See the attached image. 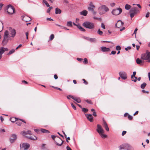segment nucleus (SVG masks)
<instances>
[{
  "mask_svg": "<svg viewBox=\"0 0 150 150\" xmlns=\"http://www.w3.org/2000/svg\"><path fill=\"white\" fill-rule=\"evenodd\" d=\"M141 57V59L144 60H146L147 62L150 63V52L147 51L146 53L142 54Z\"/></svg>",
  "mask_w": 150,
  "mask_h": 150,
  "instance_id": "1",
  "label": "nucleus"
},
{
  "mask_svg": "<svg viewBox=\"0 0 150 150\" xmlns=\"http://www.w3.org/2000/svg\"><path fill=\"white\" fill-rule=\"evenodd\" d=\"M83 26L86 28L89 29H92L95 27V25L93 23L89 21H85L82 24Z\"/></svg>",
  "mask_w": 150,
  "mask_h": 150,
  "instance_id": "2",
  "label": "nucleus"
},
{
  "mask_svg": "<svg viewBox=\"0 0 150 150\" xmlns=\"http://www.w3.org/2000/svg\"><path fill=\"white\" fill-rule=\"evenodd\" d=\"M9 35L8 30H6L4 32V39L2 42V45L3 46L6 45L8 42Z\"/></svg>",
  "mask_w": 150,
  "mask_h": 150,
  "instance_id": "3",
  "label": "nucleus"
},
{
  "mask_svg": "<svg viewBox=\"0 0 150 150\" xmlns=\"http://www.w3.org/2000/svg\"><path fill=\"white\" fill-rule=\"evenodd\" d=\"M120 150L123 149L127 150H134L133 148L128 144H124L120 145L119 147Z\"/></svg>",
  "mask_w": 150,
  "mask_h": 150,
  "instance_id": "4",
  "label": "nucleus"
},
{
  "mask_svg": "<svg viewBox=\"0 0 150 150\" xmlns=\"http://www.w3.org/2000/svg\"><path fill=\"white\" fill-rule=\"evenodd\" d=\"M139 10L137 7L132 8L129 11L130 16L131 18L133 17L139 12Z\"/></svg>",
  "mask_w": 150,
  "mask_h": 150,
  "instance_id": "5",
  "label": "nucleus"
},
{
  "mask_svg": "<svg viewBox=\"0 0 150 150\" xmlns=\"http://www.w3.org/2000/svg\"><path fill=\"white\" fill-rule=\"evenodd\" d=\"M7 6V12L8 14H12L15 12V10L13 6L10 5H8Z\"/></svg>",
  "mask_w": 150,
  "mask_h": 150,
  "instance_id": "6",
  "label": "nucleus"
},
{
  "mask_svg": "<svg viewBox=\"0 0 150 150\" xmlns=\"http://www.w3.org/2000/svg\"><path fill=\"white\" fill-rule=\"evenodd\" d=\"M30 144L27 143H21L20 144V147L21 149L25 150H27L29 148Z\"/></svg>",
  "mask_w": 150,
  "mask_h": 150,
  "instance_id": "7",
  "label": "nucleus"
},
{
  "mask_svg": "<svg viewBox=\"0 0 150 150\" xmlns=\"http://www.w3.org/2000/svg\"><path fill=\"white\" fill-rule=\"evenodd\" d=\"M122 11V9L120 8H117L112 10V14L117 16L120 14Z\"/></svg>",
  "mask_w": 150,
  "mask_h": 150,
  "instance_id": "8",
  "label": "nucleus"
},
{
  "mask_svg": "<svg viewBox=\"0 0 150 150\" xmlns=\"http://www.w3.org/2000/svg\"><path fill=\"white\" fill-rule=\"evenodd\" d=\"M120 76L123 79H126L127 78V74L124 71H120L119 73Z\"/></svg>",
  "mask_w": 150,
  "mask_h": 150,
  "instance_id": "9",
  "label": "nucleus"
},
{
  "mask_svg": "<svg viewBox=\"0 0 150 150\" xmlns=\"http://www.w3.org/2000/svg\"><path fill=\"white\" fill-rule=\"evenodd\" d=\"M8 50L7 48H5L4 47H0V59L2 58V55L5 52L8 51Z\"/></svg>",
  "mask_w": 150,
  "mask_h": 150,
  "instance_id": "10",
  "label": "nucleus"
},
{
  "mask_svg": "<svg viewBox=\"0 0 150 150\" xmlns=\"http://www.w3.org/2000/svg\"><path fill=\"white\" fill-rule=\"evenodd\" d=\"M97 131L99 134L103 133H104V130L102 127L99 124L97 125V129H96Z\"/></svg>",
  "mask_w": 150,
  "mask_h": 150,
  "instance_id": "11",
  "label": "nucleus"
},
{
  "mask_svg": "<svg viewBox=\"0 0 150 150\" xmlns=\"http://www.w3.org/2000/svg\"><path fill=\"white\" fill-rule=\"evenodd\" d=\"M124 24V23L121 20H118L117 23L115 24V27L118 28H120L122 27Z\"/></svg>",
  "mask_w": 150,
  "mask_h": 150,
  "instance_id": "12",
  "label": "nucleus"
},
{
  "mask_svg": "<svg viewBox=\"0 0 150 150\" xmlns=\"http://www.w3.org/2000/svg\"><path fill=\"white\" fill-rule=\"evenodd\" d=\"M95 7V6L93 5L92 2H91L89 5V6L88 7V9L90 11H93Z\"/></svg>",
  "mask_w": 150,
  "mask_h": 150,
  "instance_id": "13",
  "label": "nucleus"
},
{
  "mask_svg": "<svg viewBox=\"0 0 150 150\" xmlns=\"http://www.w3.org/2000/svg\"><path fill=\"white\" fill-rule=\"evenodd\" d=\"M17 138V135L15 134H13L11 136V138H10V141L11 143H13Z\"/></svg>",
  "mask_w": 150,
  "mask_h": 150,
  "instance_id": "14",
  "label": "nucleus"
},
{
  "mask_svg": "<svg viewBox=\"0 0 150 150\" xmlns=\"http://www.w3.org/2000/svg\"><path fill=\"white\" fill-rule=\"evenodd\" d=\"M21 17L22 20L26 22L29 21L31 20V18L26 15L23 16Z\"/></svg>",
  "mask_w": 150,
  "mask_h": 150,
  "instance_id": "15",
  "label": "nucleus"
},
{
  "mask_svg": "<svg viewBox=\"0 0 150 150\" xmlns=\"http://www.w3.org/2000/svg\"><path fill=\"white\" fill-rule=\"evenodd\" d=\"M69 96L78 103H80L81 102V100L79 98L75 97L71 95H69Z\"/></svg>",
  "mask_w": 150,
  "mask_h": 150,
  "instance_id": "16",
  "label": "nucleus"
},
{
  "mask_svg": "<svg viewBox=\"0 0 150 150\" xmlns=\"http://www.w3.org/2000/svg\"><path fill=\"white\" fill-rule=\"evenodd\" d=\"M100 48L101 50L103 52H109L110 51V49L109 48H107L105 47H101Z\"/></svg>",
  "mask_w": 150,
  "mask_h": 150,
  "instance_id": "17",
  "label": "nucleus"
},
{
  "mask_svg": "<svg viewBox=\"0 0 150 150\" xmlns=\"http://www.w3.org/2000/svg\"><path fill=\"white\" fill-rule=\"evenodd\" d=\"M87 119L91 122H93V118L92 115L91 114L87 115H86Z\"/></svg>",
  "mask_w": 150,
  "mask_h": 150,
  "instance_id": "18",
  "label": "nucleus"
},
{
  "mask_svg": "<svg viewBox=\"0 0 150 150\" xmlns=\"http://www.w3.org/2000/svg\"><path fill=\"white\" fill-rule=\"evenodd\" d=\"M31 131L30 130H28L27 132L25 131H23L21 132V134L25 136L27 134H31Z\"/></svg>",
  "mask_w": 150,
  "mask_h": 150,
  "instance_id": "19",
  "label": "nucleus"
},
{
  "mask_svg": "<svg viewBox=\"0 0 150 150\" xmlns=\"http://www.w3.org/2000/svg\"><path fill=\"white\" fill-rule=\"evenodd\" d=\"M103 126L106 131H109V128L108 125L106 122L104 120H103Z\"/></svg>",
  "mask_w": 150,
  "mask_h": 150,
  "instance_id": "20",
  "label": "nucleus"
},
{
  "mask_svg": "<svg viewBox=\"0 0 150 150\" xmlns=\"http://www.w3.org/2000/svg\"><path fill=\"white\" fill-rule=\"evenodd\" d=\"M88 14V11L86 10H83L82 11L80 12V14L84 16H86Z\"/></svg>",
  "mask_w": 150,
  "mask_h": 150,
  "instance_id": "21",
  "label": "nucleus"
},
{
  "mask_svg": "<svg viewBox=\"0 0 150 150\" xmlns=\"http://www.w3.org/2000/svg\"><path fill=\"white\" fill-rule=\"evenodd\" d=\"M57 139H58L57 140H58V141H62V143H61V144H59L57 142H55V144H56L57 145L59 146H61L62 145V144H63L64 141H62L61 139H60V138L58 136H57Z\"/></svg>",
  "mask_w": 150,
  "mask_h": 150,
  "instance_id": "22",
  "label": "nucleus"
},
{
  "mask_svg": "<svg viewBox=\"0 0 150 150\" xmlns=\"http://www.w3.org/2000/svg\"><path fill=\"white\" fill-rule=\"evenodd\" d=\"M21 122H23L25 123V122L23 120H16V124L19 126H20L21 124Z\"/></svg>",
  "mask_w": 150,
  "mask_h": 150,
  "instance_id": "23",
  "label": "nucleus"
},
{
  "mask_svg": "<svg viewBox=\"0 0 150 150\" xmlns=\"http://www.w3.org/2000/svg\"><path fill=\"white\" fill-rule=\"evenodd\" d=\"M16 33V31L14 29L12 30H11V35L12 37L13 38L15 36Z\"/></svg>",
  "mask_w": 150,
  "mask_h": 150,
  "instance_id": "24",
  "label": "nucleus"
},
{
  "mask_svg": "<svg viewBox=\"0 0 150 150\" xmlns=\"http://www.w3.org/2000/svg\"><path fill=\"white\" fill-rule=\"evenodd\" d=\"M62 11L59 8H55V13L56 14H60L61 13Z\"/></svg>",
  "mask_w": 150,
  "mask_h": 150,
  "instance_id": "25",
  "label": "nucleus"
},
{
  "mask_svg": "<svg viewBox=\"0 0 150 150\" xmlns=\"http://www.w3.org/2000/svg\"><path fill=\"white\" fill-rule=\"evenodd\" d=\"M131 6L128 4H126L125 6V9L127 10H129L130 9H131Z\"/></svg>",
  "mask_w": 150,
  "mask_h": 150,
  "instance_id": "26",
  "label": "nucleus"
},
{
  "mask_svg": "<svg viewBox=\"0 0 150 150\" xmlns=\"http://www.w3.org/2000/svg\"><path fill=\"white\" fill-rule=\"evenodd\" d=\"M40 130H41V132L43 133H50V132L49 131H48L47 130L44 129H40Z\"/></svg>",
  "mask_w": 150,
  "mask_h": 150,
  "instance_id": "27",
  "label": "nucleus"
},
{
  "mask_svg": "<svg viewBox=\"0 0 150 150\" xmlns=\"http://www.w3.org/2000/svg\"><path fill=\"white\" fill-rule=\"evenodd\" d=\"M89 41L91 42H96V39L95 38H90Z\"/></svg>",
  "mask_w": 150,
  "mask_h": 150,
  "instance_id": "28",
  "label": "nucleus"
},
{
  "mask_svg": "<svg viewBox=\"0 0 150 150\" xmlns=\"http://www.w3.org/2000/svg\"><path fill=\"white\" fill-rule=\"evenodd\" d=\"M17 119L14 117H11L10 119V120L12 122H15L16 121V120Z\"/></svg>",
  "mask_w": 150,
  "mask_h": 150,
  "instance_id": "29",
  "label": "nucleus"
},
{
  "mask_svg": "<svg viewBox=\"0 0 150 150\" xmlns=\"http://www.w3.org/2000/svg\"><path fill=\"white\" fill-rule=\"evenodd\" d=\"M136 62L138 64H140L142 63V60H140L139 58H137L136 59Z\"/></svg>",
  "mask_w": 150,
  "mask_h": 150,
  "instance_id": "30",
  "label": "nucleus"
},
{
  "mask_svg": "<svg viewBox=\"0 0 150 150\" xmlns=\"http://www.w3.org/2000/svg\"><path fill=\"white\" fill-rule=\"evenodd\" d=\"M104 133H102L100 134H99L101 137L103 138H105L107 137V135L106 134H104Z\"/></svg>",
  "mask_w": 150,
  "mask_h": 150,
  "instance_id": "31",
  "label": "nucleus"
},
{
  "mask_svg": "<svg viewBox=\"0 0 150 150\" xmlns=\"http://www.w3.org/2000/svg\"><path fill=\"white\" fill-rule=\"evenodd\" d=\"M146 85V84L144 82L141 85L140 87L142 89H144L145 88Z\"/></svg>",
  "mask_w": 150,
  "mask_h": 150,
  "instance_id": "32",
  "label": "nucleus"
},
{
  "mask_svg": "<svg viewBox=\"0 0 150 150\" xmlns=\"http://www.w3.org/2000/svg\"><path fill=\"white\" fill-rule=\"evenodd\" d=\"M102 8L104 9L105 11H109L108 8L105 6H102Z\"/></svg>",
  "mask_w": 150,
  "mask_h": 150,
  "instance_id": "33",
  "label": "nucleus"
},
{
  "mask_svg": "<svg viewBox=\"0 0 150 150\" xmlns=\"http://www.w3.org/2000/svg\"><path fill=\"white\" fill-rule=\"evenodd\" d=\"M67 25L69 27L72 26V23L71 21H68L67 23Z\"/></svg>",
  "mask_w": 150,
  "mask_h": 150,
  "instance_id": "34",
  "label": "nucleus"
},
{
  "mask_svg": "<svg viewBox=\"0 0 150 150\" xmlns=\"http://www.w3.org/2000/svg\"><path fill=\"white\" fill-rule=\"evenodd\" d=\"M43 3H44L47 6L49 7L50 6V5L45 0H42Z\"/></svg>",
  "mask_w": 150,
  "mask_h": 150,
  "instance_id": "35",
  "label": "nucleus"
},
{
  "mask_svg": "<svg viewBox=\"0 0 150 150\" xmlns=\"http://www.w3.org/2000/svg\"><path fill=\"white\" fill-rule=\"evenodd\" d=\"M29 138L30 139L32 140H35L37 139V137L35 136H34L33 137L31 136Z\"/></svg>",
  "mask_w": 150,
  "mask_h": 150,
  "instance_id": "36",
  "label": "nucleus"
},
{
  "mask_svg": "<svg viewBox=\"0 0 150 150\" xmlns=\"http://www.w3.org/2000/svg\"><path fill=\"white\" fill-rule=\"evenodd\" d=\"M15 52L14 50H13V49L12 50H11L9 51V52L7 54V55H10V54H12V53H13V52Z\"/></svg>",
  "mask_w": 150,
  "mask_h": 150,
  "instance_id": "37",
  "label": "nucleus"
},
{
  "mask_svg": "<svg viewBox=\"0 0 150 150\" xmlns=\"http://www.w3.org/2000/svg\"><path fill=\"white\" fill-rule=\"evenodd\" d=\"M82 111L84 112H87L88 111V109L87 108H82Z\"/></svg>",
  "mask_w": 150,
  "mask_h": 150,
  "instance_id": "38",
  "label": "nucleus"
},
{
  "mask_svg": "<svg viewBox=\"0 0 150 150\" xmlns=\"http://www.w3.org/2000/svg\"><path fill=\"white\" fill-rule=\"evenodd\" d=\"M97 33L98 34L100 35H102L103 33V32L102 31L100 30V29H99L97 31Z\"/></svg>",
  "mask_w": 150,
  "mask_h": 150,
  "instance_id": "39",
  "label": "nucleus"
},
{
  "mask_svg": "<svg viewBox=\"0 0 150 150\" xmlns=\"http://www.w3.org/2000/svg\"><path fill=\"white\" fill-rule=\"evenodd\" d=\"M121 49V47L117 45L116 47V50H120Z\"/></svg>",
  "mask_w": 150,
  "mask_h": 150,
  "instance_id": "40",
  "label": "nucleus"
},
{
  "mask_svg": "<svg viewBox=\"0 0 150 150\" xmlns=\"http://www.w3.org/2000/svg\"><path fill=\"white\" fill-rule=\"evenodd\" d=\"M54 34H51L50 36V40H52L54 38Z\"/></svg>",
  "mask_w": 150,
  "mask_h": 150,
  "instance_id": "41",
  "label": "nucleus"
},
{
  "mask_svg": "<svg viewBox=\"0 0 150 150\" xmlns=\"http://www.w3.org/2000/svg\"><path fill=\"white\" fill-rule=\"evenodd\" d=\"M85 101L87 102L88 103L92 104H93L92 102L91 101V100H85Z\"/></svg>",
  "mask_w": 150,
  "mask_h": 150,
  "instance_id": "42",
  "label": "nucleus"
},
{
  "mask_svg": "<svg viewBox=\"0 0 150 150\" xmlns=\"http://www.w3.org/2000/svg\"><path fill=\"white\" fill-rule=\"evenodd\" d=\"M88 63V60L87 58H85L84 59V61H83V63L84 64H87Z\"/></svg>",
  "mask_w": 150,
  "mask_h": 150,
  "instance_id": "43",
  "label": "nucleus"
},
{
  "mask_svg": "<svg viewBox=\"0 0 150 150\" xmlns=\"http://www.w3.org/2000/svg\"><path fill=\"white\" fill-rule=\"evenodd\" d=\"M128 118L129 120H131L132 119V117L129 115H128Z\"/></svg>",
  "mask_w": 150,
  "mask_h": 150,
  "instance_id": "44",
  "label": "nucleus"
},
{
  "mask_svg": "<svg viewBox=\"0 0 150 150\" xmlns=\"http://www.w3.org/2000/svg\"><path fill=\"white\" fill-rule=\"evenodd\" d=\"M101 27L104 29H105V25L103 23H101Z\"/></svg>",
  "mask_w": 150,
  "mask_h": 150,
  "instance_id": "45",
  "label": "nucleus"
},
{
  "mask_svg": "<svg viewBox=\"0 0 150 150\" xmlns=\"http://www.w3.org/2000/svg\"><path fill=\"white\" fill-rule=\"evenodd\" d=\"M52 8V7H50L47 9V13H50V10Z\"/></svg>",
  "mask_w": 150,
  "mask_h": 150,
  "instance_id": "46",
  "label": "nucleus"
},
{
  "mask_svg": "<svg viewBox=\"0 0 150 150\" xmlns=\"http://www.w3.org/2000/svg\"><path fill=\"white\" fill-rule=\"evenodd\" d=\"M131 48V47L130 46L127 47L125 48V50L126 51H127L128 50H130Z\"/></svg>",
  "mask_w": 150,
  "mask_h": 150,
  "instance_id": "47",
  "label": "nucleus"
},
{
  "mask_svg": "<svg viewBox=\"0 0 150 150\" xmlns=\"http://www.w3.org/2000/svg\"><path fill=\"white\" fill-rule=\"evenodd\" d=\"M116 53V52L115 51H112L111 52V53L110 54L111 55V54H115Z\"/></svg>",
  "mask_w": 150,
  "mask_h": 150,
  "instance_id": "48",
  "label": "nucleus"
},
{
  "mask_svg": "<svg viewBox=\"0 0 150 150\" xmlns=\"http://www.w3.org/2000/svg\"><path fill=\"white\" fill-rule=\"evenodd\" d=\"M71 106L72 107V108L75 110H76V107L73 104V103L71 104Z\"/></svg>",
  "mask_w": 150,
  "mask_h": 150,
  "instance_id": "49",
  "label": "nucleus"
},
{
  "mask_svg": "<svg viewBox=\"0 0 150 150\" xmlns=\"http://www.w3.org/2000/svg\"><path fill=\"white\" fill-rule=\"evenodd\" d=\"M83 38L85 40H86L88 41H89V39L90 38L84 36L83 37Z\"/></svg>",
  "mask_w": 150,
  "mask_h": 150,
  "instance_id": "50",
  "label": "nucleus"
},
{
  "mask_svg": "<svg viewBox=\"0 0 150 150\" xmlns=\"http://www.w3.org/2000/svg\"><path fill=\"white\" fill-rule=\"evenodd\" d=\"M61 28L62 29H65L66 30H69V29L67 28L66 27H64V26H61Z\"/></svg>",
  "mask_w": 150,
  "mask_h": 150,
  "instance_id": "51",
  "label": "nucleus"
},
{
  "mask_svg": "<svg viewBox=\"0 0 150 150\" xmlns=\"http://www.w3.org/2000/svg\"><path fill=\"white\" fill-rule=\"evenodd\" d=\"M25 35L26 37V39H28V32H26Z\"/></svg>",
  "mask_w": 150,
  "mask_h": 150,
  "instance_id": "52",
  "label": "nucleus"
},
{
  "mask_svg": "<svg viewBox=\"0 0 150 150\" xmlns=\"http://www.w3.org/2000/svg\"><path fill=\"white\" fill-rule=\"evenodd\" d=\"M83 81V83L86 85H87L88 84V82L85 80V79H82Z\"/></svg>",
  "mask_w": 150,
  "mask_h": 150,
  "instance_id": "53",
  "label": "nucleus"
},
{
  "mask_svg": "<svg viewBox=\"0 0 150 150\" xmlns=\"http://www.w3.org/2000/svg\"><path fill=\"white\" fill-rule=\"evenodd\" d=\"M137 30H138L137 28H136L134 30V33L133 34H135V35L136 36L137 31Z\"/></svg>",
  "mask_w": 150,
  "mask_h": 150,
  "instance_id": "54",
  "label": "nucleus"
},
{
  "mask_svg": "<svg viewBox=\"0 0 150 150\" xmlns=\"http://www.w3.org/2000/svg\"><path fill=\"white\" fill-rule=\"evenodd\" d=\"M150 13L149 12H148L146 15V17L147 18L149 17V16Z\"/></svg>",
  "mask_w": 150,
  "mask_h": 150,
  "instance_id": "55",
  "label": "nucleus"
},
{
  "mask_svg": "<svg viewBox=\"0 0 150 150\" xmlns=\"http://www.w3.org/2000/svg\"><path fill=\"white\" fill-rule=\"evenodd\" d=\"M34 131L37 133H38L39 132V129H34Z\"/></svg>",
  "mask_w": 150,
  "mask_h": 150,
  "instance_id": "56",
  "label": "nucleus"
},
{
  "mask_svg": "<svg viewBox=\"0 0 150 150\" xmlns=\"http://www.w3.org/2000/svg\"><path fill=\"white\" fill-rule=\"evenodd\" d=\"M80 30L81 31H83V32H85V31L86 30H85L82 27H81V28H80Z\"/></svg>",
  "mask_w": 150,
  "mask_h": 150,
  "instance_id": "57",
  "label": "nucleus"
},
{
  "mask_svg": "<svg viewBox=\"0 0 150 150\" xmlns=\"http://www.w3.org/2000/svg\"><path fill=\"white\" fill-rule=\"evenodd\" d=\"M126 132H127L126 131H123L122 133V136L124 135L125 134H126Z\"/></svg>",
  "mask_w": 150,
  "mask_h": 150,
  "instance_id": "58",
  "label": "nucleus"
},
{
  "mask_svg": "<svg viewBox=\"0 0 150 150\" xmlns=\"http://www.w3.org/2000/svg\"><path fill=\"white\" fill-rule=\"evenodd\" d=\"M57 137L56 136L54 135H52L51 136L52 138V139L54 140L55 138L56 137Z\"/></svg>",
  "mask_w": 150,
  "mask_h": 150,
  "instance_id": "59",
  "label": "nucleus"
},
{
  "mask_svg": "<svg viewBox=\"0 0 150 150\" xmlns=\"http://www.w3.org/2000/svg\"><path fill=\"white\" fill-rule=\"evenodd\" d=\"M142 92L143 93H149V91H145V90H142Z\"/></svg>",
  "mask_w": 150,
  "mask_h": 150,
  "instance_id": "60",
  "label": "nucleus"
},
{
  "mask_svg": "<svg viewBox=\"0 0 150 150\" xmlns=\"http://www.w3.org/2000/svg\"><path fill=\"white\" fill-rule=\"evenodd\" d=\"M47 20H49L50 21H53V20L51 18H47Z\"/></svg>",
  "mask_w": 150,
  "mask_h": 150,
  "instance_id": "61",
  "label": "nucleus"
},
{
  "mask_svg": "<svg viewBox=\"0 0 150 150\" xmlns=\"http://www.w3.org/2000/svg\"><path fill=\"white\" fill-rule=\"evenodd\" d=\"M76 59L77 60H78L79 61H81L83 60V59H82V58H77Z\"/></svg>",
  "mask_w": 150,
  "mask_h": 150,
  "instance_id": "62",
  "label": "nucleus"
},
{
  "mask_svg": "<svg viewBox=\"0 0 150 150\" xmlns=\"http://www.w3.org/2000/svg\"><path fill=\"white\" fill-rule=\"evenodd\" d=\"M93 115L94 116H97L96 112L94 111L93 112Z\"/></svg>",
  "mask_w": 150,
  "mask_h": 150,
  "instance_id": "63",
  "label": "nucleus"
},
{
  "mask_svg": "<svg viewBox=\"0 0 150 150\" xmlns=\"http://www.w3.org/2000/svg\"><path fill=\"white\" fill-rule=\"evenodd\" d=\"M67 150H72L68 146H67Z\"/></svg>",
  "mask_w": 150,
  "mask_h": 150,
  "instance_id": "64",
  "label": "nucleus"
}]
</instances>
